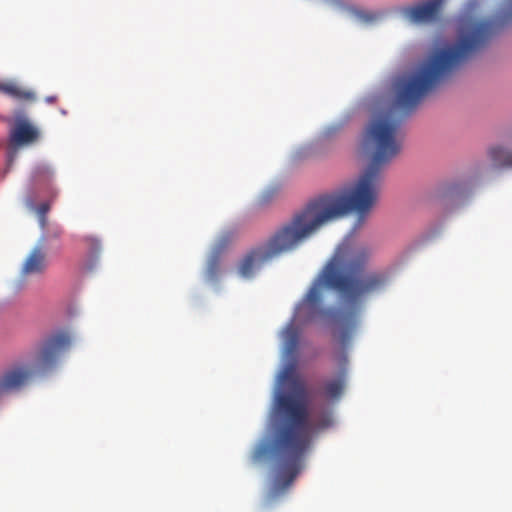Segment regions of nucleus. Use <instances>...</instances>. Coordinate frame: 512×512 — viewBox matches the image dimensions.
I'll return each instance as SVG.
<instances>
[{"label": "nucleus", "instance_id": "nucleus-20", "mask_svg": "<svg viewBox=\"0 0 512 512\" xmlns=\"http://www.w3.org/2000/svg\"><path fill=\"white\" fill-rule=\"evenodd\" d=\"M374 18H375V17H374V16H372V15H366V16H365V19H366L367 21L373 20Z\"/></svg>", "mask_w": 512, "mask_h": 512}, {"label": "nucleus", "instance_id": "nucleus-7", "mask_svg": "<svg viewBox=\"0 0 512 512\" xmlns=\"http://www.w3.org/2000/svg\"><path fill=\"white\" fill-rule=\"evenodd\" d=\"M44 240L45 238L42 237L40 243L33 247L27 255L21 267V276L41 275L46 271L48 261L43 244Z\"/></svg>", "mask_w": 512, "mask_h": 512}, {"label": "nucleus", "instance_id": "nucleus-12", "mask_svg": "<svg viewBox=\"0 0 512 512\" xmlns=\"http://www.w3.org/2000/svg\"><path fill=\"white\" fill-rule=\"evenodd\" d=\"M0 91L19 100H34L35 98L33 92L26 91L13 82L1 83Z\"/></svg>", "mask_w": 512, "mask_h": 512}, {"label": "nucleus", "instance_id": "nucleus-19", "mask_svg": "<svg viewBox=\"0 0 512 512\" xmlns=\"http://www.w3.org/2000/svg\"><path fill=\"white\" fill-rule=\"evenodd\" d=\"M56 99H57L56 96H49V97L46 98V101L48 103H53V102L56 101Z\"/></svg>", "mask_w": 512, "mask_h": 512}, {"label": "nucleus", "instance_id": "nucleus-3", "mask_svg": "<svg viewBox=\"0 0 512 512\" xmlns=\"http://www.w3.org/2000/svg\"><path fill=\"white\" fill-rule=\"evenodd\" d=\"M293 368L292 365L282 375L283 380L291 382L293 392H282L275 398L270 444L261 443L252 453L254 462L262 461L270 453L279 469V474L267 494L269 502L283 495L303 469L315 432L332 424L330 412L309 416L305 389L293 375Z\"/></svg>", "mask_w": 512, "mask_h": 512}, {"label": "nucleus", "instance_id": "nucleus-15", "mask_svg": "<svg viewBox=\"0 0 512 512\" xmlns=\"http://www.w3.org/2000/svg\"><path fill=\"white\" fill-rule=\"evenodd\" d=\"M85 242L89 246L91 253H96L100 250V243L99 241L94 237H86Z\"/></svg>", "mask_w": 512, "mask_h": 512}, {"label": "nucleus", "instance_id": "nucleus-11", "mask_svg": "<svg viewBox=\"0 0 512 512\" xmlns=\"http://www.w3.org/2000/svg\"><path fill=\"white\" fill-rule=\"evenodd\" d=\"M488 158L494 168H511L512 151L503 145H494L488 149Z\"/></svg>", "mask_w": 512, "mask_h": 512}, {"label": "nucleus", "instance_id": "nucleus-10", "mask_svg": "<svg viewBox=\"0 0 512 512\" xmlns=\"http://www.w3.org/2000/svg\"><path fill=\"white\" fill-rule=\"evenodd\" d=\"M233 235L231 233L223 234L208 260L206 268V278L210 281H216L220 274V255L232 243Z\"/></svg>", "mask_w": 512, "mask_h": 512}, {"label": "nucleus", "instance_id": "nucleus-4", "mask_svg": "<svg viewBox=\"0 0 512 512\" xmlns=\"http://www.w3.org/2000/svg\"><path fill=\"white\" fill-rule=\"evenodd\" d=\"M71 336L64 330L55 331L44 337L35 348L31 365L14 366L0 377V395L19 390L27 385L34 375L44 374L53 369L60 355L69 349Z\"/></svg>", "mask_w": 512, "mask_h": 512}, {"label": "nucleus", "instance_id": "nucleus-6", "mask_svg": "<svg viewBox=\"0 0 512 512\" xmlns=\"http://www.w3.org/2000/svg\"><path fill=\"white\" fill-rule=\"evenodd\" d=\"M512 19V0H505V8L495 18L482 19V52L502 30L505 23Z\"/></svg>", "mask_w": 512, "mask_h": 512}, {"label": "nucleus", "instance_id": "nucleus-17", "mask_svg": "<svg viewBox=\"0 0 512 512\" xmlns=\"http://www.w3.org/2000/svg\"><path fill=\"white\" fill-rule=\"evenodd\" d=\"M270 198V192H265L262 196H261V202H266L268 201Z\"/></svg>", "mask_w": 512, "mask_h": 512}, {"label": "nucleus", "instance_id": "nucleus-16", "mask_svg": "<svg viewBox=\"0 0 512 512\" xmlns=\"http://www.w3.org/2000/svg\"><path fill=\"white\" fill-rule=\"evenodd\" d=\"M61 235H62V229H60V228H56L52 232V237H54V238H59Z\"/></svg>", "mask_w": 512, "mask_h": 512}, {"label": "nucleus", "instance_id": "nucleus-2", "mask_svg": "<svg viewBox=\"0 0 512 512\" xmlns=\"http://www.w3.org/2000/svg\"><path fill=\"white\" fill-rule=\"evenodd\" d=\"M369 256L367 248L350 241L337 247L282 330L284 353L288 358L295 359L302 326L316 320L339 325L341 344L349 343L363 303L387 282L383 272H366Z\"/></svg>", "mask_w": 512, "mask_h": 512}, {"label": "nucleus", "instance_id": "nucleus-8", "mask_svg": "<svg viewBox=\"0 0 512 512\" xmlns=\"http://www.w3.org/2000/svg\"><path fill=\"white\" fill-rule=\"evenodd\" d=\"M39 138L38 129L25 119L18 120L10 132V145L14 148L30 145Z\"/></svg>", "mask_w": 512, "mask_h": 512}, {"label": "nucleus", "instance_id": "nucleus-9", "mask_svg": "<svg viewBox=\"0 0 512 512\" xmlns=\"http://www.w3.org/2000/svg\"><path fill=\"white\" fill-rule=\"evenodd\" d=\"M346 364H347V357H346V355H344L341 359L342 367L339 370V372L336 374L335 377L328 379L323 383L322 391H323V395L326 398L332 399V400H337L342 396L345 386H346V379H347V370L345 367Z\"/></svg>", "mask_w": 512, "mask_h": 512}, {"label": "nucleus", "instance_id": "nucleus-5", "mask_svg": "<svg viewBox=\"0 0 512 512\" xmlns=\"http://www.w3.org/2000/svg\"><path fill=\"white\" fill-rule=\"evenodd\" d=\"M445 2L446 0H423L401 7L399 13L411 24H431L440 19Z\"/></svg>", "mask_w": 512, "mask_h": 512}, {"label": "nucleus", "instance_id": "nucleus-13", "mask_svg": "<svg viewBox=\"0 0 512 512\" xmlns=\"http://www.w3.org/2000/svg\"><path fill=\"white\" fill-rule=\"evenodd\" d=\"M51 170L47 166H37L32 174L33 181L35 183L40 182L42 180L46 181L49 180L51 177Z\"/></svg>", "mask_w": 512, "mask_h": 512}, {"label": "nucleus", "instance_id": "nucleus-1", "mask_svg": "<svg viewBox=\"0 0 512 512\" xmlns=\"http://www.w3.org/2000/svg\"><path fill=\"white\" fill-rule=\"evenodd\" d=\"M446 80V65H419L393 82V101L378 111L368 124L363 148L370 162L346 193L323 194L309 201L278 228L266 242L249 249L237 264V273L245 279L273 258L296 249L324 224L353 211L360 218L375 206L383 167L396 158L403 146L401 125L425 96Z\"/></svg>", "mask_w": 512, "mask_h": 512}, {"label": "nucleus", "instance_id": "nucleus-14", "mask_svg": "<svg viewBox=\"0 0 512 512\" xmlns=\"http://www.w3.org/2000/svg\"><path fill=\"white\" fill-rule=\"evenodd\" d=\"M50 207L47 203H42L39 205L38 207V214H39V218H40V225L42 228L45 227V224H46V213L49 211Z\"/></svg>", "mask_w": 512, "mask_h": 512}, {"label": "nucleus", "instance_id": "nucleus-18", "mask_svg": "<svg viewBox=\"0 0 512 512\" xmlns=\"http://www.w3.org/2000/svg\"><path fill=\"white\" fill-rule=\"evenodd\" d=\"M15 153H16V152L14 151L13 153L9 154V156H8V162H9V165H11V164H12L13 159H14V156H15Z\"/></svg>", "mask_w": 512, "mask_h": 512}]
</instances>
